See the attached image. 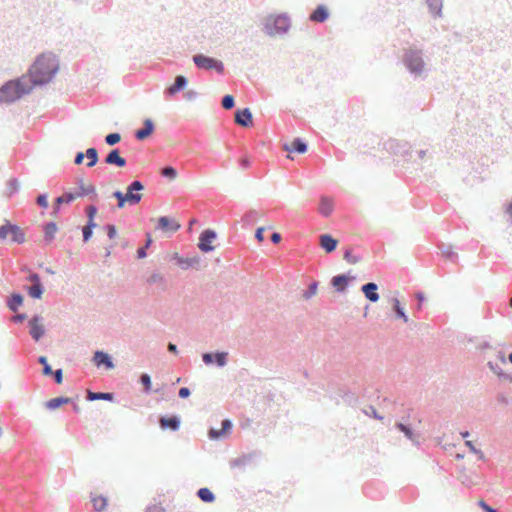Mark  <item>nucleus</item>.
Here are the masks:
<instances>
[{
  "label": "nucleus",
  "mask_w": 512,
  "mask_h": 512,
  "mask_svg": "<svg viewBox=\"0 0 512 512\" xmlns=\"http://www.w3.org/2000/svg\"><path fill=\"white\" fill-rule=\"evenodd\" d=\"M221 105L224 109L230 110L235 106V99L232 95H225L221 100Z\"/></svg>",
  "instance_id": "nucleus-52"
},
{
  "label": "nucleus",
  "mask_w": 512,
  "mask_h": 512,
  "mask_svg": "<svg viewBox=\"0 0 512 512\" xmlns=\"http://www.w3.org/2000/svg\"><path fill=\"white\" fill-rule=\"evenodd\" d=\"M344 259L350 264H356L361 260L359 256L353 255L350 249L344 252Z\"/></svg>",
  "instance_id": "nucleus-57"
},
{
  "label": "nucleus",
  "mask_w": 512,
  "mask_h": 512,
  "mask_svg": "<svg viewBox=\"0 0 512 512\" xmlns=\"http://www.w3.org/2000/svg\"><path fill=\"white\" fill-rule=\"evenodd\" d=\"M112 196L117 199V208L122 209L125 207L128 200L126 198V194L121 192L120 190L114 191Z\"/></svg>",
  "instance_id": "nucleus-46"
},
{
  "label": "nucleus",
  "mask_w": 512,
  "mask_h": 512,
  "mask_svg": "<svg viewBox=\"0 0 512 512\" xmlns=\"http://www.w3.org/2000/svg\"><path fill=\"white\" fill-rule=\"evenodd\" d=\"M349 277L345 274H339L331 279V285L336 289L337 292H344L349 282Z\"/></svg>",
  "instance_id": "nucleus-26"
},
{
  "label": "nucleus",
  "mask_w": 512,
  "mask_h": 512,
  "mask_svg": "<svg viewBox=\"0 0 512 512\" xmlns=\"http://www.w3.org/2000/svg\"><path fill=\"white\" fill-rule=\"evenodd\" d=\"M85 157L88 158L87 166L89 168L94 167L99 160L98 152L94 147H90L86 150Z\"/></svg>",
  "instance_id": "nucleus-36"
},
{
  "label": "nucleus",
  "mask_w": 512,
  "mask_h": 512,
  "mask_svg": "<svg viewBox=\"0 0 512 512\" xmlns=\"http://www.w3.org/2000/svg\"><path fill=\"white\" fill-rule=\"evenodd\" d=\"M76 199V195H73V192H65L63 195L57 197L54 200L53 210L51 215L56 217L60 212L61 205L70 204Z\"/></svg>",
  "instance_id": "nucleus-15"
},
{
  "label": "nucleus",
  "mask_w": 512,
  "mask_h": 512,
  "mask_svg": "<svg viewBox=\"0 0 512 512\" xmlns=\"http://www.w3.org/2000/svg\"><path fill=\"white\" fill-rule=\"evenodd\" d=\"M199 499L205 503H212L215 501V495L209 488H200L197 491Z\"/></svg>",
  "instance_id": "nucleus-35"
},
{
  "label": "nucleus",
  "mask_w": 512,
  "mask_h": 512,
  "mask_svg": "<svg viewBox=\"0 0 512 512\" xmlns=\"http://www.w3.org/2000/svg\"><path fill=\"white\" fill-rule=\"evenodd\" d=\"M43 318L40 315H34L28 322L30 335L35 341H39L45 334V328L42 324Z\"/></svg>",
  "instance_id": "nucleus-9"
},
{
  "label": "nucleus",
  "mask_w": 512,
  "mask_h": 512,
  "mask_svg": "<svg viewBox=\"0 0 512 512\" xmlns=\"http://www.w3.org/2000/svg\"><path fill=\"white\" fill-rule=\"evenodd\" d=\"M395 427L401 431L407 439H409L414 445L419 446V435L414 433L412 428L409 425H406L402 422H396Z\"/></svg>",
  "instance_id": "nucleus-22"
},
{
  "label": "nucleus",
  "mask_w": 512,
  "mask_h": 512,
  "mask_svg": "<svg viewBox=\"0 0 512 512\" xmlns=\"http://www.w3.org/2000/svg\"><path fill=\"white\" fill-rule=\"evenodd\" d=\"M389 149H391L395 154L406 156L410 150V146L406 142L400 143L396 141H391L389 143Z\"/></svg>",
  "instance_id": "nucleus-33"
},
{
  "label": "nucleus",
  "mask_w": 512,
  "mask_h": 512,
  "mask_svg": "<svg viewBox=\"0 0 512 512\" xmlns=\"http://www.w3.org/2000/svg\"><path fill=\"white\" fill-rule=\"evenodd\" d=\"M290 26V19L286 14L269 15L264 19V32L271 37L287 33Z\"/></svg>",
  "instance_id": "nucleus-4"
},
{
  "label": "nucleus",
  "mask_w": 512,
  "mask_h": 512,
  "mask_svg": "<svg viewBox=\"0 0 512 512\" xmlns=\"http://www.w3.org/2000/svg\"><path fill=\"white\" fill-rule=\"evenodd\" d=\"M106 231H107V236L110 238V239H113L116 237L117 235V230H116V227L113 225V224H107L106 227H105Z\"/></svg>",
  "instance_id": "nucleus-63"
},
{
  "label": "nucleus",
  "mask_w": 512,
  "mask_h": 512,
  "mask_svg": "<svg viewBox=\"0 0 512 512\" xmlns=\"http://www.w3.org/2000/svg\"><path fill=\"white\" fill-rule=\"evenodd\" d=\"M25 241V233L20 226L8 220H5L4 224L0 226V242L7 244H23Z\"/></svg>",
  "instance_id": "nucleus-5"
},
{
  "label": "nucleus",
  "mask_w": 512,
  "mask_h": 512,
  "mask_svg": "<svg viewBox=\"0 0 512 512\" xmlns=\"http://www.w3.org/2000/svg\"><path fill=\"white\" fill-rule=\"evenodd\" d=\"M70 402H72V399L69 397H57V398H53V399H50L47 402H45V407L49 410H55V409L59 408L60 406H62L64 404H68Z\"/></svg>",
  "instance_id": "nucleus-32"
},
{
  "label": "nucleus",
  "mask_w": 512,
  "mask_h": 512,
  "mask_svg": "<svg viewBox=\"0 0 512 512\" xmlns=\"http://www.w3.org/2000/svg\"><path fill=\"white\" fill-rule=\"evenodd\" d=\"M181 425V418L178 415L161 416L159 426L162 430L178 431Z\"/></svg>",
  "instance_id": "nucleus-12"
},
{
  "label": "nucleus",
  "mask_w": 512,
  "mask_h": 512,
  "mask_svg": "<svg viewBox=\"0 0 512 512\" xmlns=\"http://www.w3.org/2000/svg\"><path fill=\"white\" fill-rule=\"evenodd\" d=\"M43 292L44 287L42 283L32 284L30 287H28V294L30 297L34 299H40L42 297Z\"/></svg>",
  "instance_id": "nucleus-37"
},
{
  "label": "nucleus",
  "mask_w": 512,
  "mask_h": 512,
  "mask_svg": "<svg viewBox=\"0 0 512 512\" xmlns=\"http://www.w3.org/2000/svg\"><path fill=\"white\" fill-rule=\"evenodd\" d=\"M258 216H259L258 211L249 210L242 217V222L247 225L253 224L258 219Z\"/></svg>",
  "instance_id": "nucleus-43"
},
{
  "label": "nucleus",
  "mask_w": 512,
  "mask_h": 512,
  "mask_svg": "<svg viewBox=\"0 0 512 512\" xmlns=\"http://www.w3.org/2000/svg\"><path fill=\"white\" fill-rule=\"evenodd\" d=\"M19 186L20 185H19L18 180L13 178V179L9 180L7 189L9 190V193L12 194V193L18 191Z\"/></svg>",
  "instance_id": "nucleus-60"
},
{
  "label": "nucleus",
  "mask_w": 512,
  "mask_h": 512,
  "mask_svg": "<svg viewBox=\"0 0 512 512\" xmlns=\"http://www.w3.org/2000/svg\"><path fill=\"white\" fill-rule=\"evenodd\" d=\"M333 211V202L326 196H322L320 199L319 212L324 216L328 217Z\"/></svg>",
  "instance_id": "nucleus-31"
},
{
  "label": "nucleus",
  "mask_w": 512,
  "mask_h": 512,
  "mask_svg": "<svg viewBox=\"0 0 512 512\" xmlns=\"http://www.w3.org/2000/svg\"><path fill=\"white\" fill-rule=\"evenodd\" d=\"M36 203L42 207L47 208L48 207V195L46 193L39 194L36 198Z\"/></svg>",
  "instance_id": "nucleus-59"
},
{
  "label": "nucleus",
  "mask_w": 512,
  "mask_h": 512,
  "mask_svg": "<svg viewBox=\"0 0 512 512\" xmlns=\"http://www.w3.org/2000/svg\"><path fill=\"white\" fill-rule=\"evenodd\" d=\"M479 506L485 511V512H498L496 509L489 506L485 501L481 500L479 501Z\"/></svg>",
  "instance_id": "nucleus-64"
},
{
  "label": "nucleus",
  "mask_w": 512,
  "mask_h": 512,
  "mask_svg": "<svg viewBox=\"0 0 512 512\" xmlns=\"http://www.w3.org/2000/svg\"><path fill=\"white\" fill-rule=\"evenodd\" d=\"M33 87L29 77H21L9 80L0 87V103L11 104L24 95L31 93Z\"/></svg>",
  "instance_id": "nucleus-2"
},
{
  "label": "nucleus",
  "mask_w": 512,
  "mask_h": 512,
  "mask_svg": "<svg viewBox=\"0 0 512 512\" xmlns=\"http://www.w3.org/2000/svg\"><path fill=\"white\" fill-rule=\"evenodd\" d=\"M317 288H318V282L317 281L311 282L308 289L303 292L302 297L305 300H309L317 293Z\"/></svg>",
  "instance_id": "nucleus-49"
},
{
  "label": "nucleus",
  "mask_w": 512,
  "mask_h": 512,
  "mask_svg": "<svg viewBox=\"0 0 512 512\" xmlns=\"http://www.w3.org/2000/svg\"><path fill=\"white\" fill-rule=\"evenodd\" d=\"M165 278L164 276L159 273V272H153L148 278H147V283L150 284V285H153V284H158V285H162V286H165Z\"/></svg>",
  "instance_id": "nucleus-41"
},
{
  "label": "nucleus",
  "mask_w": 512,
  "mask_h": 512,
  "mask_svg": "<svg viewBox=\"0 0 512 512\" xmlns=\"http://www.w3.org/2000/svg\"><path fill=\"white\" fill-rule=\"evenodd\" d=\"M377 290L378 285L374 282H368L361 287V291L365 295L366 299L373 303L380 299V295Z\"/></svg>",
  "instance_id": "nucleus-17"
},
{
  "label": "nucleus",
  "mask_w": 512,
  "mask_h": 512,
  "mask_svg": "<svg viewBox=\"0 0 512 512\" xmlns=\"http://www.w3.org/2000/svg\"><path fill=\"white\" fill-rule=\"evenodd\" d=\"M283 148L289 152L304 154L307 151L308 146L301 138H295L290 145L285 144Z\"/></svg>",
  "instance_id": "nucleus-25"
},
{
  "label": "nucleus",
  "mask_w": 512,
  "mask_h": 512,
  "mask_svg": "<svg viewBox=\"0 0 512 512\" xmlns=\"http://www.w3.org/2000/svg\"><path fill=\"white\" fill-rule=\"evenodd\" d=\"M155 126L151 119L147 118L143 122V128L136 130L135 137L137 140H144L148 138L154 131Z\"/></svg>",
  "instance_id": "nucleus-23"
},
{
  "label": "nucleus",
  "mask_w": 512,
  "mask_h": 512,
  "mask_svg": "<svg viewBox=\"0 0 512 512\" xmlns=\"http://www.w3.org/2000/svg\"><path fill=\"white\" fill-rule=\"evenodd\" d=\"M329 17V11L324 5H319L309 16L310 21L323 23Z\"/></svg>",
  "instance_id": "nucleus-24"
},
{
  "label": "nucleus",
  "mask_w": 512,
  "mask_h": 512,
  "mask_svg": "<svg viewBox=\"0 0 512 512\" xmlns=\"http://www.w3.org/2000/svg\"><path fill=\"white\" fill-rule=\"evenodd\" d=\"M97 213V208L94 205H90L86 207V215L88 218L87 224L97 225L94 221L95 215Z\"/></svg>",
  "instance_id": "nucleus-53"
},
{
  "label": "nucleus",
  "mask_w": 512,
  "mask_h": 512,
  "mask_svg": "<svg viewBox=\"0 0 512 512\" xmlns=\"http://www.w3.org/2000/svg\"><path fill=\"white\" fill-rule=\"evenodd\" d=\"M22 303L23 296L19 293H13L7 301V306L11 311L16 312Z\"/></svg>",
  "instance_id": "nucleus-34"
},
{
  "label": "nucleus",
  "mask_w": 512,
  "mask_h": 512,
  "mask_svg": "<svg viewBox=\"0 0 512 512\" xmlns=\"http://www.w3.org/2000/svg\"><path fill=\"white\" fill-rule=\"evenodd\" d=\"M403 64L415 78H425L428 73L427 63L424 59V52L417 47H409L405 49L403 57Z\"/></svg>",
  "instance_id": "nucleus-3"
},
{
  "label": "nucleus",
  "mask_w": 512,
  "mask_h": 512,
  "mask_svg": "<svg viewBox=\"0 0 512 512\" xmlns=\"http://www.w3.org/2000/svg\"><path fill=\"white\" fill-rule=\"evenodd\" d=\"M232 428V422L229 419H224L221 422V429L211 428L208 436L211 440H218L225 436V434Z\"/></svg>",
  "instance_id": "nucleus-19"
},
{
  "label": "nucleus",
  "mask_w": 512,
  "mask_h": 512,
  "mask_svg": "<svg viewBox=\"0 0 512 512\" xmlns=\"http://www.w3.org/2000/svg\"><path fill=\"white\" fill-rule=\"evenodd\" d=\"M139 380H140V383L144 387V392L147 393V394L150 393V391H151V377H150V375H148L147 373H142Z\"/></svg>",
  "instance_id": "nucleus-51"
},
{
  "label": "nucleus",
  "mask_w": 512,
  "mask_h": 512,
  "mask_svg": "<svg viewBox=\"0 0 512 512\" xmlns=\"http://www.w3.org/2000/svg\"><path fill=\"white\" fill-rule=\"evenodd\" d=\"M187 84H188L187 78L183 75H178L175 77L174 83L164 90V94L166 96H173L176 93L184 90L186 88Z\"/></svg>",
  "instance_id": "nucleus-13"
},
{
  "label": "nucleus",
  "mask_w": 512,
  "mask_h": 512,
  "mask_svg": "<svg viewBox=\"0 0 512 512\" xmlns=\"http://www.w3.org/2000/svg\"><path fill=\"white\" fill-rule=\"evenodd\" d=\"M442 255L448 260L455 261L458 255L452 250V246L441 244L440 246Z\"/></svg>",
  "instance_id": "nucleus-42"
},
{
  "label": "nucleus",
  "mask_w": 512,
  "mask_h": 512,
  "mask_svg": "<svg viewBox=\"0 0 512 512\" xmlns=\"http://www.w3.org/2000/svg\"><path fill=\"white\" fill-rule=\"evenodd\" d=\"M104 162L121 168L127 164L126 159L120 155L119 149H112L105 157Z\"/></svg>",
  "instance_id": "nucleus-18"
},
{
  "label": "nucleus",
  "mask_w": 512,
  "mask_h": 512,
  "mask_svg": "<svg viewBox=\"0 0 512 512\" xmlns=\"http://www.w3.org/2000/svg\"><path fill=\"white\" fill-rule=\"evenodd\" d=\"M121 140V135L119 133H110L106 135L105 142L109 146H114Z\"/></svg>",
  "instance_id": "nucleus-56"
},
{
  "label": "nucleus",
  "mask_w": 512,
  "mask_h": 512,
  "mask_svg": "<svg viewBox=\"0 0 512 512\" xmlns=\"http://www.w3.org/2000/svg\"><path fill=\"white\" fill-rule=\"evenodd\" d=\"M77 185L79 190L73 193V195H76V198L90 196L91 199H95L97 197L94 185L85 186L82 178L77 179Z\"/></svg>",
  "instance_id": "nucleus-20"
},
{
  "label": "nucleus",
  "mask_w": 512,
  "mask_h": 512,
  "mask_svg": "<svg viewBox=\"0 0 512 512\" xmlns=\"http://www.w3.org/2000/svg\"><path fill=\"white\" fill-rule=\"evenodd\" d=\"M112 196L117 199V208L122 209L125 207L128 200L126 198V194L121 192L120 190L114 191Z\"/></svg>",
  "instance_id": "nucleus-47"
},
{
  "label": "nucleus",
  "mask_w": 512,
  "mask_h": 512,
  "mask_svg": "<svg viewBox=\"0 0 512 512\" xmlns=\"http://www.w3.org/2000/svg\"><path fill=\"white\" fill-rule=\"evenodd\" d=\"M161 175L170 180H174L177 177V170L172 166H166L161 170Z\"/></svg>",
  "instance_id": "nucleus-50"
},
{
  "label": "nucleus",
  "mask_w": 512,
  "mask_h": 512,
  "mask_svg": "<svg viewBox=\"0 0 512 512\" xmlns=\"http://www.w3.org/2000/svg\"><path fill=\"white\" fill-rule=\"evenodd\" d=\"M181 225L177 223L175 220L169 218L168 216H161L158 218V223L156 229L161 231H171L176 232L180 229Z\"/></svg>",
  "instance_id": "nucleus-16"
},
{
  "label": "nucleus",
  "mask_w": 512,
  "mask_h": 512,
  "mask_svg": "<svg viewBox=\"0 0 512 512\" xmlns=\"http://www.w3.org/2000/svg\"><path fill=\"white\" fill-rule=\"evenodd\" d=\"M465 446H466V447H468V448H469V450H470L472 453L477 454V455H478V457H479V459L483 460V459L485 458V456H484L483 452H482L481 450L477 449V448L474 446V444H473V442H472V441H470V440H466V441H465Z\"/></svg>",
  "instance_id": "nucleus-58"
},
{
  "label": "nucleus",
  "mask_w": 512,
  "mask_h": 512,
  "mask_svg": "<svg viewBox=\"0 0 512 512\" xmlns=\"http://www.w3.org/2000/svg\"><path fill=\"white\" fill-rule=\"evenodd\" d=\"M217 238V233L212 229H205L201 232L199 236L198 248L204 252L208 253L215 249L212 245V242Z\"/></svg>",
  "instance_id": "nucleus-8"
},
{
  "label": "nucleus",
  "mask_w": 512,
  "mask_h": 512,
  "mask_svg": "<svg viewBox=\"0 0 512 512\" xmlns=\"http://www.w3.org/2000/svg\"><path fill=\"white\" fill-rule=\"evenodd\" d=\"M202 360L206 365L214 364V353H210V352L203 353Z\"/></svg>",
  "instance_id": "nucleus-62"
},
{
  "label": "nucleus",
  "mask_w": 512,
  "mask_h": 512,
  "mask_svg": "<svg viewBox=\"0 0 512 512\" xmlns=\"http://www.w3.org/2000/svg\"><path fill=\"white\" fill-rule=\"evenodd\" d=\"M487 365H488L489 369L493 373H495L497 376H499L500 378H503V379H507L510 382H512V376L509 375V374L504 373L503 370L501 369V367L498 364L489 361Z\"/></svg>",
  "instance_id": "nucleus-38"
},
{
  "label": "nucleus",
  "mask_w": 512,
  "mask_h": 512,
  "mask_svg": "<svg viewBox=\"0 0 512 512\" xmlns=\"http://www.w3.org/2000/svg\"><path fill=\"white\" fill-rule=\"evenodd\" d=\"M50 376H53L54 381L57 384H61L63 381V371L62 369L53 370V373L50 374Z\"/></svg>",
  "instance_id": "nucleus-61"
},
{
  "label": "nucleus",
  "mask_w": 512,
  "mask_h": 512,
  "mask_svg": "<svg viewBox=\"0 0 512 512\" xmlns=\"http://www.w3.org/2000/svg\"><path fill=\"white\" fill-rule=\"evenodd\" d=\"M319 244L326 253H332L337 248L338 240L329 234H321Z\"/></svg>",
  "instance_id": "nucleus-21"
},
{
  "label": "nucleus",
  "mask_w": 512,
  "mask_h": 512,
  "mask_svg": "<svg viewBox=\"0 0 512 512\" xmlns=\"http://www.w3.org/2000/svg\"><path fill=\"white\" fill-rule=\"evenodd\" d=\"M38 362L43 366L42 372L45 376H50V374L53 373V370H52L51 366L49 365L47 358L45 356H40L38 358Z\"/></svg>",
  "instance_id": "nucleus-54"
},
{
  "label": "nucleus",
  "mask_w": 512,
  "mask_h": 512,
  "mask_svg": "<svg viewBox=\"0 0 512 512\" xmlns=\"http://www.w3.org/2000/svg\"><path fill=\"white\" fill-rule=\"evenodd\" d=\"M260 456V452L252 451L247 454H243L237 458L230 460L229 465L230 468H244L247 465L251 464L256 458Z\"/></svg>",
  "instance_id": "nucleus-10"
},
{
  "label": "nucleus",
  "mask_w": 512,
  "mask_h": 512,
  "mask_svg": "<svg viewBox=\"0 0 512 512\" xmlns=\"http://www.w3.org/2000/svg\"><path fill=\"white\" fill-rule=\"evenodd\" d=\"M176 259H177V264L182 268V269H188L190 267H195L199 264L200 262V258L195 256V257H178L176 255Z\"/></svg>",
  "instance_id": "nucleus-29"
},
{
  "label": "nucleus",
  "mask_w": 512,
  "mask_h": 512,
  "mask_svg": "<svg viewBox=\"0 0 512 512\" xmlns=\"http://www.w3.org/2000/svg\"><path fill=\"white\" fill-rule=\"evenodd\" d=\"M253 116L249 108L238 109L235 112V123L242 127H249L252 125Z\"/></svg>",
  "instance_id": "nucleus-14"
},
{
  "label": "nucleus",
  "mask_w": 512,
  "mask_h": 512,
  "mask_svg": "<svg viewBox=\"0 0 512 512\" xmlns=\"http://www.w3.org/2000/svg\"><path fill=\"white\" fill-rule=\"evenodd\" d=\"M146 237L147 239L145 245L137 250V257L139 259H143L147 256L146 250L151 246L153 242L150 233H147Z\"/></svg>",
  "instance_id": "nucleus-48"
},
{
  "label": "nucleus",
  "mask_w": 512,
  "mask_h": 512,
  "mask_svg": "<svg viewBox=\"0 0 512 512\" xmlns=\"http://www.w3.org/2000/svg\"><path fill=\"white\" fill-rule=\"evenodd\" d=\"M144 188L143 183L139 180H134L127 186L125 194L129 205H136L142 200V194L139 192Z\"/></svg>",
  "instance_id": "nucleus-7"
},
{
  "label": "nucleus",
  "mask_w": 512,
  "mask_h": 512,
  "mask_svg": "<svg viewBox=\"0 0 512 512\" xmlns=\"http://www.w3.org/2000/svg\"><path fill=\"white\" fill-rule=\"evenodd\" d=\"M193 63L197 68L203 70H215L217 73L222 74L224 72V64L222 61L206 56L204 54H195L192 57Z\"/></svg>",
  "instance_id": "nucleus-6"
},
{
  "label": "nucleus",
  "mask_w": 512,
  "mask_h": 512,
  "mask_svg": "<svg viewBox=\"0 0 512 512\" xmlns=\"http://www.w3.org/2000/svg\"><path fill=\"white\" fill-rule=\"evenodd\" d=\"M228 353L224 351H217L214 353V364L222 368L227 364Z\"/></svg>",
  "instance_id": "nucleus-40"
},
{
  "label": "nucleus",
  "mask_w": 512,
  "mask_h": 512,
  "mask_svg": "<svg viewBox=\"0 0 512 512\" xmlns=\"http://www.w3.org/2000/svg\"><path fill=\"white\" fill-rule=\"evenodd\" d=\"M393 311L398 318L403 319V321L406 323L408 322V316L406 315L404 308L401 306L397 298H393Z\"/></svg>",
  "instance_id": "nucleus-39"
},
{
  "label": "nucleus",
  "mask_w": 512,
  "mask_h": 512,
  "mask_svg": "<svg viewBox=\"0 0 512 512\" xmlns=\"http://www.w3.org/2000/svg\"><path fill=\"white\" fill-rule=\"evenodd\" d=\"M58 230L57 224L55 222H48L44 226V241L49 244L55 237V234Z\"/></svg>",
  "instance_id": "nucleus-30"
},
{
  "label": "nucleus",
  "mask_w": 512,
  "mask_h": 512,
  "mask_svg": "<svg viewBox=\"0 0 512 512\" xmlns=\"http://www.w3.org/2000/svg\"><path fill=\"white\" fill-rule=\"evenodd\" d=\"M112 196L117 199V208L122 209L125 207L128 200L126 198V194L121 192L120 190L114 191Z\"/></svg>",
  "instance_id": "nucleus-45"
},
{
  "label": "nucleus",
  "mask_w": 512,
  "mask_h": 512,
  "mask_svg": "<svg viewBox=\"0 0 512 512\" xmlns=\"http://www.w3.org/2000/svg\"><path fill=\"white\" fill-rule=\"evenodd\" d=\"M97 225H92V224H86L83 229H82V233H83V241L84 242H87L91 239L92 235H93V229L96 227Z\"/></svg>",
  "instance_id": "nucleus-55"
},
{
  "label": "nucleus",
  "mask_w": 512,
  "mask_h": 512,
  "mask_svg": "<svg viewBox=\"0 0 512 512\" xmlns=\"http://www.w3.org/2000/svg\"><path fill=\"white\" fill-rule=\"evenodd\" d=\"M92 362L95 366H104L107 370H111L115 367L111 356L104 351H96L93 355Z\"/></svg>",
  "instance_id": "nucleus-11"
},
{
  "label": "nucleus",
  "mask_w": 512,
  "mask_h": 512,
  "mask_svg": "<svg viewBox=\"0 0 512 512\" xmlns=\"http://www.w3.org/2000/svg\"><path fill=\"white\" fill-rule=\"evenodd\" d=\"M426 4L434 18L442 16L443 0H426Z\"/></svg>",
  "instance_id": "nucleus-27"
},
{
  "label": "nucleus",
  "mask_w": 512,
  "mask_h": 512,
  "mask_svg": "<svg viewBox=\"0 0 512 512\" xmlns=\"http://www.w3.org/2000/svg\"><path fill=\"white\" fill-rule=\"evenodd\" d=\"M59 70V62L53 53H42L29 68L25 77H29L31 86H42L49 83Z\"/></svg>",
  "instance_id": "nucleus-1"
},
{
  "label": "nucleus",
  "mask_w": 512,
  "mask_h": 512,
  "mask_svg": "<svg viewBox=\"0 0 512 512\" xmlns=\"http://www.w3.org/2000/svg\"><path fill=\"white\" fill-rule=\"evenodd\" d=\"M86 399L88 401H95V400H105V401H113L114 400V394L110 392H92L88 391L86 395Z\"/></svg>",
  "instance_id": "nucleus-28"
},
{
  "label": "nucleus",
  "mask_w": 512,
  "mask_h": 512,
  "mask_svg": "<svg viewBox=\"0 0 512 512\" xmlns=\"http://www.w3.org/2000/svg\"><path fill=\"white\" fill-rule=\"evenodd\" d=\"M91 501L93 503L94 509L98 512L103 511L107 506V500L102 496L93 497Z\"/></svg>",
  "instance_id": "nucleus-44"
}]
</instances>
